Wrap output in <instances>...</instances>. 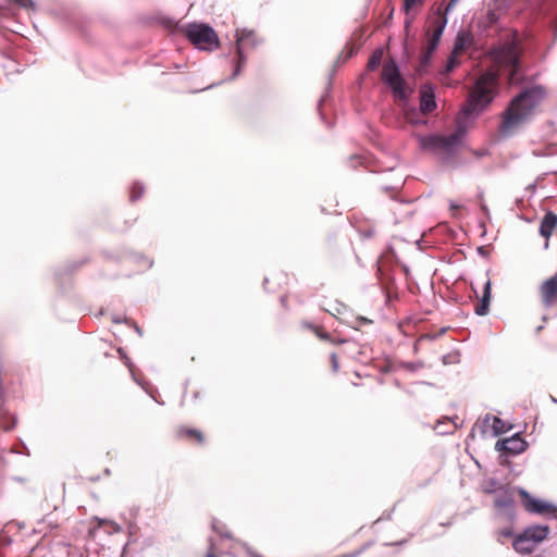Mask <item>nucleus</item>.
Wrapping results in <instances>:
<instances>
[{
  "instance_id": "5",
  "label": "nucleus",
  "mask_w": 557,
  "mask_h": 557,
  "mask_svg": "<svg viewBox=\"0 0 557 557\" xmlns=\"http://www.w3.org/2000/svg\"><path fill=\"white\" fill-rule=\"evenodd\" d=\"M186 36L200 50L211 51L219 46V38L214 29L206 24H189L186 28Z\"/></svg>"
},
{
  "instance_id": "6",
  "label": "nucleus",
  "mask_w": 557,
  "mask_h": 557,
  "mask_svg": "<svg viewBox=\"0 0 557 557\" xmlns=\"http://www.w3.org/2000/svg\"><path fill=\"white\" fill-rule=\"evenodd\" d=\"M382 81L388 85L395 98L406 100L408 91L404 78L400 75L397 63L394 60L387 61L382 69Z\"/></svg>"
},
{
  "instance_id": "2",
  "label": "nucleus",
  "mask_w": 557,
  "mask_h": 557,
  "mask_svg": "<svg viewBox=\"0 0 557 557\" xmlns=\"http://www.w3.org/2000/svg\"><path fill=\"white\" fill-rule=\"evenodd\" d=\"M498 77L493 71L480 75L469 92L457 122L460 125L467 120L473 121L493 101L497 90Z\"/></svg>"
},
{
  "instance_id": "29",
  "label": "nucleus",
  "mask_w": 557,
  "mask_h": 557,
  "mask_svg": "<svg viewBox=\"0 0 557 557\" xmlns=\"http://www.w3.org/2000/svg\"><path fill=\"white\" fill-rule=\"evenodd\" d=\"M317 334L322 339H326L327 338V335L325 333H323V332H318Z\"/></svg>"
},
{
  "instance_id": "23",
  "label": "nucleus",
  "mask_w": 557,
  "mask_h": 557,
  "mask_svg": "<svg viewBox=\"0 0 557 557\" xmlns=\"http://www.w3.org/2000/svg\"><path fill=\"white\" fill-rule=\"evenodd\" d=\"M423 0H404V10L406 14H409L411 9L418 4H422Z\"/></svg>"
},
{
  "instance_id": "21",
  "label": "nucleus",
  "mask_w": 557,
  "mask_h": 557,
  "mask_svg": "<svg viewBox=\"0 0 557 557\" xmlns=\"http://www.w3.org/2000/svg\"><path fill=\"white\" fill-rule=\"evenodd\" d=\"M143 194H144L143 185L134 184V186L132 187V190H131V200L132 201L137 200L138 198L141 197Z\"/></svg>"
},
{
  "instance_id": "3",
  "label": "nucleus",
  "mask_w": 557,
  "mask_h": 557,
  "mask_svg": "<svg viewBox=\"0 0 557 557\" xmlns=\"http://www.w3.org/2000/svg\"><path fill=\"white\" fill-rule=\"evenodd\" d=\"M493 60L500 70L508 72L510 84H518L519 47L516 41L505 42L493 51Z\"/></svg>"
},
{
  "instance_id": "14",
  "label": "nucleus",
  "mask_w": 557,
  "mask_h": 557,
  "mask_svg": "<svg viewBox=\"0 0 557 557\" xmlns=\"http://www.w3.org/2000/svg\"><path fill=\"white\" fill-rule=\"evenodd\" d=\"M446 25H447V17L446 16H440L435 21L434 29H433L430 38H429L425 58L430 57L435 51V49L437 48V46H438V44L441 41V38L443 36V33H444V30L446 28Z\"/></svg>"
},
{
  "instance_id": "25",
  "label": "nucleus",
  "mask_w": 557,
  "mask_h": 557,
  "mask_svg": "<svg viewBox=\"0 0 557 557\" xmlns=\"http://www.w3.org/2000/svg\"><path fill=\"white\" fill-rule=\"evenodd\" d=\"M16 4H18L20 7H24V8H27V7H32L33 5V1L32 0H13Z\"/></svg>"
},
{
  "instance_id": "24",
  "label": "nucleus",
  "mask_w": 557,
  "mask_h": 557,
  "mask_svg": "<svg viewBox=\"0 0 557 557\" xmlns=\"http://www.w3.org/2000/svg\"><path fill=\"white\" fill-rule=\"evenodd\" d=\"M457 55L458 54L451 53V57L449 58L448 63H447V71H451L457 65V60H456Z\"/></svg>"
},
{
  "instance_id": "13",
  "label": "nucleus",
  "mask_w": 557,
  "mask_h": 557,
  "mask_svg": "<svg viewBox=\"0 0 557 557\" xmlns=\"http://www.w3.org/2000/svg\"><path fill=\"white\" fill-rule=\"evenodd\" d=\"M478 426L482 434L491 431L494 436L505 433L508 430L506 423L500 418L492 414H486Z\"/></svg>"
},
{
  "instance_id": "7",
  "label": "nucleus",
  "mask_w": 557,
  "mask_h": 557,
  "mask_svg": "<svg viewBox=\"0 0 557 557\" xmlns=\"http://www.w3.org/2000/svg\"><path fill=\"white\" fill-rule=\"evenodd\" d=\"M458 135H430L420 138V145L423 149L444 150L446 152H450L458 145Z\"/></svg>"
},
{
  "instance_id": "19",
  "label": "nucleus",
  "mask_w": 557,
  "mask_h": 557,
  "mask_svg": "<svg viewBox=\"0 0 557 557\" xmlns=\"http://www.w3.org/2000/svg\"><path fill=\"white\" fill-rule=\"evenodd\" d=\"M506 485L500 484L495 479H488L483 484V492L488 495H495L500 488L505 487Z\"/></svg>"
},
{
  "instance_id": "27",
  "label": "nucleus",
  "mask_w": 557,
  "mask_h": 557,
  "mask_svg": "<svg viewBox=\"0 0 557 557\" xmlns=\"http://www.w3.org/2000/svg\"><path fill=\"white\" fill-rule=\"evenodd\" d=\"M458 1L459 0H449V2L446 5L445 13L450 12L455 8V5L457 4Z\"/></svg>"
},
{
  "instance_id": "28",
  "label": "nucleus",
  "mask_w": 557,
  "mask_h": 557,
  "mask_svg": "<svg viewBox=\"0 0 557 557\" xmlns=\"http://www.w3.org/2000/svg\"><path fill=\"white\" fill-rule=\"evenodd\" d=\"M331 360H332L333 369H334V371H336L338 368V363H337V357L335 354L331 355Z\"/></svg>"
},
{
  "instance_id": "26",
  "label": "nucleus",
  "mask_w": 557,
  "mask_h": 557,
  "mask_svg": "<svg viewBox=\"0 0 557 557\" xmlns=\"http://www.w3.org/2000/svg\"><path fill=\"white\" fill-rule=\"evenodd\" d=\"M499 536H504V537H511L513 536V532L511 529H504L502 531H499Z\"/></svg>"
},
{
  "instance_id": "17",
  "label": "nucleus",
  "mask_w": 557,
  "mask_h": 557,
  "mask_svg": "<svg viewBox=\"0 0 557 557\" xmlns=\"http://www.w3.org/2000/svg\"><path fill=\"white\" fill-rule=\"evenodd\" d=\"M556 225L557 215L553 212L546 213L540 225V234L545 238H549Z\"/></svg>"
},
{
  "instance_id": "8",
  "label": "nucleus",
  "mask_w": 557,
  "mask_h": 557,
  "mask_svg": "<svg viewBox=\"0 0 557 557\" xmlns=\"http://www.w3.org/2000/svg\"><path fill=\"white\" fill-rule=\"evenodd\" d=\"M519 495L522 498L523 506L528 512L545 515V513H554L555 507L542 499L532 497L525 490L519 488Z\"/></svg>"
},
{
  "instance_id": "9",
  "label": "nucleus",
  "mask_w": 557,
  "mask_h": 557,
  "mask_svg": "<svg viewBox=\"0 0 557 557\" xmlns=\"http://www.w3.org/2000/svg\"><path fill=\"white\" fill-rule=\"evenodd\" d=\"M513 494L507 485L494 495V507L509 518L513 517Z\"/></svg>"
},
{
  "instance_id": "1",
  "label": "nucleus",
  "mask_w": 557,
  "mask_h": 557,
  "mask_svg": "<svg viewBox=\"0 0 557 557\" xmlns=\"http://www.w3.org/2000/svg\"><path fill=\"white\" fill-rule=\"evenodd\" d=\"M545 98V90L541 86L525 89L516 96L502 114L499 133L510 136L519 131L533 116L536 107Z\"/></svg>"
},
{
  "instance_id": "11",
  "label": "nucleus",
  "mask_w": 557,
  "mask_h": 557,
  "mask_svg": "<svg viewBox=\"0 0 557 557\" xmlns=\"http://www.w3.org/2000/svg\"><path fill=\"white\" fill-rule=\"evenodd\" d=\"M528 447V443L519 435L515 434L511 437L500 440L496 443L498 451H507L512 455L523 453Z\"/></svg>"
},
{
  "instance_id": "16",
  "label": "nucleus",
  "mask_w": 557,
  "mask_h": 557,
  "mask_svg": "<svg viewBox=\"0 0 557 557\" xmlns=\"http://www.w3.org/2000/svg\"><path fill=\"white\" fill-rule=\"evenodd\" d=\"M472 44H473V36L471 35V33L459 32L456 37V40H455L453 54H460V53L467 51L472 46Z\"/></svg>"
},
{
  "instance_id": "30",
  "label": "nucleus",
  "mask_w": 557,
  "mask_h": 557,
  "mask_svg": "<svg viewBox=\"0 0 557 557\" xmlns=\"http://www.w3.org/2000/svg\"><path fill=\"white\" fill-rule=\"evenodd\" d=\"M14 426V423L12 425H3L2 428L7 431L11 430Z\"/></svg>"
},
{
  "instance_id": "4",
  "label": "nucleus",
  "mask_w": 557,
  "mask_h": 557,
  "mask_svg": "<svg viewBox=\"0 0 557 557\" xmlns=\"http://www.w3.org/2000/svg\"><path fill=\"white\" fill-rule=\"evenodd\" d=\"M548 534L549 527L546 524L529 525L520 534L515 536L512 547L519 554H531Z\"/></svg>"
},
{
  "instance_id": "10",
  "label": "nucleus",
  "mask_w": 557,
  "mask_h": 557,
  "mask_svg": "<svg viewBox=\"0 0 557 557\" xmlns=\"http://www.w3.org/2000/svg\"><path fill=\"white\" fill-rule=\"evenodd\" d=\"M255 33L246 29L237 30L236 33V44H237V52L239 55V62L237 64V67L233 74V77L238 75L240 72L242 65L245 63L244 58V49L247 46H253L255 45Z\"/></svg>"
},
{
  "instance_id": "12",
  "label": "nucleus",
  "mask_w": 557,
  "mask_h": 557,
  "mask_svg": "<svg viewBox=\"0 0 557 557\" xmlns=\"http://www.w3.org/2000/svg\"><path fill=\"white\" fill-rule=\"evenodd\" d=\"M540 293L542 301L546 307L557 302V273L542 283Z\"/></svg>"
},
{
  "instance_id": "31",
  "label": "nucleus",
  "mask_w": 557,
  "mask_h": 557,
  "mask_svg": "<svg viewBox=\"0 0 557 557\" xmlns=\"http://www.w3.org/2000/svg\"><path fill=\"white\" fill-rule=\"evenodd\" d=\"M206 557H215V556H214L213 552H212V550H210V552L207 554V556H206Z\"/></svg>"
},
{
  "instance_id": "22",
  "label": "nucleus",
  "mask_w": 557,
  "mask_h": 557,
  "mask_svg": "<svg viewBox=\"0 0 557 557\" xmlns=\"http://www.w3.org/2000/svg\"><path fill=\"white\" fill-rule=\"evenodd\" d=\"M180 432L182 435L195 436L199 443L203 441L202 434L198 430L183 429Z\"/></svg>"
},
{
  "instance_id": "20",
  "label": "nucleus",
  "mask_w": 557,
  "mask_h": 557,
  "mask_svg": "<svg viewBox=\"0 0 557 557\" xmlns=\"http://www.w3.org/2000/svg\"><path fill=\"white\" fill-rule=\"evenodd\" d=\"M381 59H382V51L381 50H375L372 53V55H371V58H370V60L368 62L369 70H372V71L375 70L377 67V65L380 64Z\"/></svg>"
},
{
  "instance_id": "18",
  "label": "nucleus",
  "mask_w": 557,
  "mask_h": 557,
  "mask_svg": "<svg viewBox=\"0 0 557 557\" xmlns=\"http://www.w3.org/2000/svg\"><path fill=\"white\" fill-rule=\"evenodd\" d=\"M490 302H491V281L488 280L484 284V290H483L482 298L480 299L479 304L475 306V309H474L475 313L478 315H485L488 311Z\"/></svg>"
},
{
  "instance_id": "15",
  "label": "nucleus",
  "mask_w": 557,
  "mask_h": 557,
  "mask_svg": "<svg viewBox=\"0 0 557 557\" xmlns=\"http://www.w3.org/2000/svg\"><path fill=\"white\" fill-rule=\"evenodd\" d=\"M421 97H420V110L424 113H431L436 109L435 101V91L434 88L430 85L423 86L421 88Z\"/></svg>"
}]
</instances>
